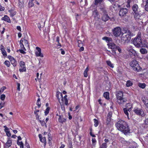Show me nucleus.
<instances>
[{"instance_id": "473e14b6", "label": "nucleus", "mask_w": 148, "mask_h": 148, "mask_svg": "<svg viewBox=\"0 0 148 148\" xmlns=\"http://www.w3.org/2000/svg\"><path fill=\"white\" fill-rule=\"evenodd\" d=\"M88 71V67H87L84 72V77H86L88 76L87 73Z\"/></svg>"}, {"instance_id": "393cba45", "label": "nucleus", "mask_w": 148, "mask_h": 148, "mask_svg": "<svg viewBox=\"0 0 148 148\" xmlns=\"http://www.w3.org/2000/svg\"><path fill=\"white\" fill-rule=\"evenodd\" d=\"M143 4L146 3L145 7L146 11H148V0H143Z\"/></svg>"}, {"instance_id": "338daca9", "label": "nucleus", "mask_w": 148, "mask_h": 148, "mask_svg": "<svg viewBox=\"0 0 148 148\" xmlns=\"http://www.w3.org/2000/svg\"><path fill=\"white\" fill-rule=\"evenodd\" d=\"M38 28L40 30H41V26L40 23H38Z\"/></svg>"}, {"instance_id": "c03bdc74", "label": "nucleus", "mask_w": 148, "mask_h": 148, "mask_svg": "<svg viewBox=\"0 0 148 148\" xmlns=\"http://www.w3.org/2000/svg\"><path fill=\"white\" fill-rule=\"evenodd\" d=\"M4 63L7 66L9 67L10 66V64L9 61L6 60L5 61Z\"/></svg>"}, {"instance_id": "7c9ffc66", "label": "nucleus", "mask_w": 148, "mask_h": 148, "mask_svg": "<svg viewBox=\"0 0 148 148\" xmlns=\"http://www.w3.org/2000/svg\"><path fill=\"white\" fill-rule=\"evenodd\" d=\"M104 97L107 99H109V93L108 92H106L104 93Z\"/></svg>"}, {"instance_id": "423d86ee", "label": "nucleus", "mask_w": 148, "mask_h": 148, "mask_svg": "<svg viewBox=\"0 0 148 148\" xmlns=\"http://www.w3.org/2000/svg\"><path fill=\"white\" fill-rule=\"evenodd\" d=\"M112 33L114 36L116 37L119 36L121 34H123V33L121 31V29L120 27L114 28L112 30Z\"/></svg>"}, {"instance_id": "412c9836", "label": "nucleus", "mask_w": 148, "mask_h": 148, "mask_svg": "<svg viewBox=\"0 0 148 148\" xmlns=\"http://www.w3.org/2000/svg\"><path fill=\"white\" fill-rule=\"evenodd\" d=\"M142 99L146 107L148 108V99H147L144 97L142 98Z\"/></svg>"}, {"instance_id": "f257e3e1", "label": "nucleus", "mask_w": 148, "mask_h": 148, "mask_svg": "<svg viewBox=\"0 0 148 148\" xmlns=\"http://www.w3.org/2000/svg\"><path fill=\"white\" fill-rule=\"evenodd\" d=\"M117 129L124 134L130 133V129L127 123L124 121L119 120L115 124Z\"/></svg>"}, {"instance_id": "c85d7f7f", "label": "nucleus", "mask_w": 148, "mask_h": 148, "mask_svg": "<svg viewBox=\"0 0 148 148\" xmlns=\"http://www.w3.org/2000/svg\"><path fill=\"white\" fill-rule=\"evenodd\" d=\"M100 9L103 14H108L107 11L105 8H100Z\"/></svg>"}, {"instance_id": "a19ab883", "label": "nucleus", "mask_w": 148, "mask_h": 148, "mask_svg": "<svg viewBox=\"0 0 148 148\" xmlns=\"http://www.w3.org/2000/svg\"><path fill=\"white\" fill-rule=\"evenodd\" d=\"M93 14L94 15L95 17H96L98 15V14L97 10H95L93 11Z\"/></svg>"}, {"instance_id": "f3484780", "label": "nucleus", "mask_w": 148, "mask_h": 148, "mask_svg": "<svg viewBox=\"0 0 148 148\" xmlns=\"http://www.w3.org/2000/svg\"><path fill=\"white\" fill-rule=\"evenodd\" d=\"M110 19V18L108 16V14H103L102 17V20L105 21H106Z\"/></svg>"}, {"instance_id": "79ce46f5", "label": "nucleus", "mask_w": 148, "mask_h": 148, "mask_svg": "<svg viewBox=\"0 0 148 148\" xmlns=\"http://www.w3.org/2000/svg\"><path fill=\"white\" fill-rule=\"evenodd\" d=\"M123 110L125 114L127 116H128L129 115V113L127 111V108H124Z\"/></svg>"}, {"instance_id": "4be33fe9", "label": "nucleus", "mask_w": 148, "mask_h": 148, "mask_svg": "<svg viewBox=\"0 0 148 148\" xmlns=\"http://www.w3.org/2000/svg\"><path fill=\"white\" fill-rule=\"evenodd\" d=\"M1 53L3 55L4 57L7 56V54L5 51V48L2 45L1 46Z\"/></svg>"}, {"instance_id": "ea45409f", "label": "nucleus", "mask_w": 148, "mask_h": 148, "mask_svg": "<svg viewBox=\"0 0 148 148\" xmlns=\"http://www.w3.org/2000/svg\"><path fill=\"white\" fill-rule=\"evenodd\" d=\"M39 122L41 123V125L42 126H44L45 125V126L47 127V126L46 124V123H45V121H41L39 120Z\"/></svg>"}, {"instance_id": "0eeeda50", "label": "nucleus", "mask_w": 148, "mask_h": 148, "mask_svg": "<svg viewBox=\"0 0 148 148\" xmlns=\"http://www.w3.org/2000/svg\"><path fill=\"white\" fill-rule=\"evenodd\" d=\"M128 10L127 8H120L119 15L121 17H124L127 15Z\"/></svg>"}, {"instance_id": "052dcab7", "label": "nucleus", "mask_w": 148, "mask_h": 148, "mask_svg": "<svg viewBox=\"0 0 148 148\" xmlns=\"http://www.w3.org/2000/svg\"><path fill=\"white\" fill-rule=\"evenodd\" d=\"M117 49L120 53L121 52V48L119 46H117Z\"/></svg>"}, {"instance_id": "dca6fc26", "label": "nucleus", "mask_w": 148, "mask_h": 148, "mask_svg": "<svg viewBox=\"0 0 148 148\" xmlns=\"http://www.w3.org/2000/svg\"><path fill=\"white\" fill-rule=\"evenodd\" d=\"M59 118H58V121L59 122L61 123H63L66 121V120L64 118L63 115H60L59 116Z\"/></svg>"}, {"instance_id": "e433bc0d", "label": "nucleus", "mask_w": 148, "mask_h": 148, "mask_svg": "<svg viewBox=\"0 0 148 148\" xmlns=\"http://www.w3.org/2000/svg\"><path fill=\"white\" fill-rule=\"evenodd\" d=\"M50 108L49 107L47 108L45 112V115L46 116L49 113Z\"/></svg>"}, {"instance_id": "4d7b16f0", "label": "nucleus", "mask_w": 148, "mask_h": 148, "mask_svg": "<svg viewBox=\"0 0 148 148\" xmlns=\"http://www.w3.org/2000/svg\"><path fill=\"white\" fill-rule=\"evenodd\" d=\"M125 106L127 108L130 107H132L130 103H127L125 105Z\"/></svg>"}, {"instance_id": "0e129e2a", "label": "nucleus", "mask_w": 148, "mask_h": 148, "mask_svg": "<svg viewBox=\"0 0 148 148\" xmlns=\"http://www.w3.org/2000/svg\"><path fill=\"white\" fill-rule=\"evenodd\" d=\"M84 47H81L79 50V52H81L82 51H83L84 50Z\"/></svg>"}, {"instance_id": "4468645a", "label": "nucleus", "mask_w": 148, "mask_h": 148, "mask_svg": "<svg viewBox=\"0 0 148 148\" xmlns=\"http://www.w3.org/2000/svg\"><path fill=\"white\" fill-rule=\"evenodd\" d=\"M133 14L134 15V18L136 21H138L140 19H141V14L139 13L138 12L133 13Z\"/></svg>"}, {"instance_id": "6ab92c4d", "label": "nucleus", "mask_w": 148, "mask_h": 148, "mask_svg": "<svg viewBox=\"0 0 148 148\" xmlns=\"http://www.w3.org/2000/svg\"><path fill=\"white\" fill-rule=\"evenodd\" d=\"M8 12L10 13V16L12 17H13L16 14V12L14 11V9L13 8L8 10Z\"/></svg>"}, {"instance_id": "de8ad7c7", "label": "nucleus", "mask_w": 148, "mask_h": 148, "mask_svg": "<svg viewBox=\"0 0 148 148\" xmlns=\"http://www.w3.org/2000/svg\"><path fill=\"white\" fill-rule=\"evenodd\" d=\"M5 95L4 94H2L1 95L0 99L2 100H4L5 98Z\"/></svg>"}, {"instance_id": "b1692460", "label": "nucleus", "mask_w": 148, "mask_h": 148, "mask_svg": "<svg viewBox=\"0 0 148 148\" xmlns=\"http://www.w3.org/2000/svg\"><path fill=\"white\" fill-rule=\"evenodd\" d=\"M102 39L106 41V42L108 43H110V42H112V40L111 38H109L107 37H105L102 38Z\"/></svg>"}, {"instance_id": "c756f323", "label": "nucleus", "mask_w": 148, "mask_h": 148, "mask_svg": "<svg viewBox=\"0 0 148 148\" xmlns=\"http://www.w3.org/2000/svg\"><path fill=\"white\" fill-rule=\"evenodd\" d=\"M103 0H95L94 4L96 5H97L98 4H101L102 2H103Z\"/></svg>"}, {"instance_id": "6e6d98bb", "label": "nucleus", "mask_w": 148, "mask_h": 148, "mask_svg": "<svg viewBox=\"0 0 148 148\" xmlns=\"http://www.w3.org/2000/svg\"><path fill=\"white\" fill-rule=\"evenodd\" d=\"M17 90L19 91L20 90V84L19 83H17Z\"/></svg>"}, {"instance_id": "2f4dec72", "label": "nucleus", "mask_w": 148, "mask_h": 148, "mask_svg": "<svg viewBox=\"0 0 148 148\" xmlns=\"http://www.w3.org/2000/svg\"><path fill=\"white\" fill-rule=\"evenodd\" d=\"M138 86L143 89H144L146 87V84L145 83H139L138 84Z\"/></svg>"}, {"instance_id": "864d4df0", "label": "nucleus", "mask_w": 148, "mask_h": 148, "mask_svg": "<svg viewBox=\"0 0 148 148\" xmlns=\"http://www.w3.org/2000/svg\"><path fill=\"white\" fill-rule=\"evenodd\" d=\"M24 43L25 45H27V46H28V42L27 40L24 39Z\"/></svg>"}, {"instance_id": "13d9d810", "label": "nucleus", "mask_w": 148, "mask_h": 148, "mask_svg": "<svg viewBox=\"0 0 148 148\" xmlns=\"http://www.w3.org/2000/svg\"><path fill=\"white\" fill-rule=\"evenodd\" d=\"M5 103H0V109H1L4 106Z\"/></svg>"}, {"instance_id": "a878e982", "label": "nucleus", "mask_w": 148, "mask_h": 148, "mask_svg": "<svg viewBox=\"0 0 148 148\" xmlns=\"http://www.w3.org/2000/svg\"><path fill=\"white\" fill-rule=\"evenodd\" d=\"M11 59H12L10 60L11 64L14 67L16 66L17 64V62L15 60L14 58H12Z\"/></svg>"}, {"instance_id": "9b49d317", "label": "nucleus", "mask_w": 148, "mask_h": 148, "mask_svg": "<svg viewBox=\"0 0 148 148\" xmlns=\"http://www.w3.org/2000/svg\"><path fill=\"white\" fill-rule=\"evenodd\" d=\"M12 144V140L10 137H8L7 139V141L6 143L4 145V148H8L10 147Z\"/></svg>"}, {"instance_id": "c9c22d12", "label": "nucleus", "mask_w": 148, "mask_h": 148, "mask_svg": "<svg viewBox=\"0 0 148 148\" xmlns=\"http://www.w3.org/2000/svg\"><path fill=\"white\" fill-rule=\"evenodd\" d=\"M107 64L110 67L112 68L114 67L113 64L111 63V62L110 61H106Z\"/></svg>"}, {"instance_id": "a211bd4d", "label": "nucleus", "mask_w": 148, "mask_h": 148, "mask_svg": "<svg viewBox=\"0 0 148 148\" xmlns=\"http://www.w3.org/2000/svg\"><path fill=\"white\" fill-rule=\"evenodd\" d=\"M132 8L133 12H132L133 13L138 12V7L137 5L136 4L134 5L132 7Z\"/></svg>"}, {"instance_id": "09e8293b", "label": "nucleus", "mask_w": 148, "mask_h": 148, "mask_svg": "<svg viewBox=\"0 0 148 148\" xmlns=\"http://www.w3.org/2000/svg\"><path fill=\"white\" fill-rule=\"evenodd\" d=\"M111 121V119L107 118L106 124L109 125Z\"/></svg>"}, {"instance_id": "72a5a7b5", "label": "nucleus", "mask_w": 148, "mask_h": 148, "mask_svg": "<svg viewBox=\"0 0 148 148\" xmlns=\"http://www.w3.org/2000/svg\"><path fill=\"white\" fill-rule=\"evenodd\" d=\"M94 126L95 127H97L99 124V121L98 120L96 119H94Z\"/></svg>"}, {"instance_id": "f8f14e48", "label": "nucleus", "mask_w": 148, "mask_h": 148, "mask_svg": "<svg viewBox=\"0 0 148 148\" xmlns=\"http://www.w3.org/2000/svg\"><path fill=\"white\" fill-rule=\"evenodd\" d=\"M36 49L37 51L36 52L35 54L36 56L43 57V55L41 52V49L40 48L38 47H36Z\"/></svg>"}, {"instance_id": "4c0bfd02", "label": "nucleus", "mask_w": 148, "mask_h": 148, "mask_svg": "<svg viewBox=\"0 0 148 148\" xmlns=\"http://www.w3.org/2000/svg\"><path fill=\"white\" fill-rule=\"evenodd\" d=\"M100 147L101 148H107V144L106 143H104L102 144Z\"/></svg>"}, {"instance_id": "e2e57ef3", "label": "nucleus", "mask_w": 148, "mask_h": 148, "mask_svg": "<svg viewBox=\"0 0 148 148\" xmlns=\"http://www.w3.org/2000/svg\"><path fill=\"white\" fill-rule=\"evenodd\" d=\"M25 145L26 147H27L28 146H29V144L27 143V139H26V140H25Z\"/></svg>"}, {"instance_id": "a18cd8bd", "label": "nucleus", "mask_w": 148, "mask_h": 148, "mask_svg": "<svg viewBox=\"0 0 148 148\" xmlns=\"http://www.w3.org/2000/svg\"><path fill=\"white\" fill-rule=\"evenodd\" d=\"M42 143H46V138L45 137H44L43 138H42L40 140Z\"/></svg>"}, {"instance_id": "39448f33", "label": "nucleus", "mask_w": 148, "mask_h": 148, "mask_svg": "<svg viewBox=\"0 0 148 148\" xmlns=\"http://www.w3.org/2000/svg\"><path fill=\"white\" fill-rule=\"evenodd\" d=\"M130 65L134 71L138 72L142 69L139 66L138 62L136 60H132L130 63Z\"/></svg>"}, {"instance_id": "37998d69", "label": "nucleus", "mask_w": 148, "mask_h": 148, "mask_svg": "<svg viewBox=\"0 0 148 148\" xmlns=\"http://www.w3.org/2000/svg\"><path fill=\"white\" fill-rule=\"evenodd\" d=\"M112 112L110 111L109 112L107 116V118H110L112 117Z\"/></svg>"}, {"instance_id": "bb28decb", "label": "nucleus", "mask_w": 148, "mask_h": 148, "mask_svg": "<svg viewBox=\"0 0 148 148\" xmlns=\"http://www.w3.org/2000/svg\"><path fill=\"white\" fill-rule=\"evenodd\" d=\"M140 52L141 53L144 54L147 53V51L146 49L144 48H141L140 50Z\"/></svg>"}, {"instance_id": "774afa93", "label": "nucleus", "mask_w": 148, "mask_h": 148, "mask_svg": "<svg viewBox=\"0 0 148 148\" xmlns=\"http://www.w3.org/2000/svg\"><path fill=\"white\" fill-rule=\"evenodd\" d=\"M126 7L127 8H129L130 7V2H129L128 1H127V4L126 5Z\"/></svg>"}, {"instance_id": "aec40b11", "label": "nucleus", "mask_w": 148, "mask_h": 148, "mask_svg": "<svg viewBox=\"0 0 148 148\" xmlns=\"http://www.w3.org/2000/svg\"><path fill=\"white\" fill-rule=\"evenodd\" d=\"M118 100V102L119 104H123L125 102L127 101V99L126 98L122 97L121 99H119Z\"/></svg>"}, {"instance_id": "603ef678", "label": "nucleus", "mask_w": 148, "mask_h": 148, "mask_svg": "<svg viewBox=\"0 0 148 148\" xmlns=\"http://www.w3.org/2000/svg\"><path fill=\"white\" fill-rule=\"evenodd\" d=\"M59 40H60V39H59V37L57 36L56 37V42H58V43L59 44V45H59L60 46H61V44L59 43Z\"/></svg>"}, {"instance_id": "20e7f679", "label": "nucleus", "mask_w": 148, "mask_h": 148, "mask_svg": "<svg viewBox=\"0 0 148 148\" xmlns=\"http://www.w3.org/2000/svg\"><path fill=\"white\" fill-rule=\"evenodd\" d=\"M107 45L109 49H111V51L107 50V53L110 56L111 55L109 54H112L113 55H114L116 54V51L117 50V47L116 45L113 42H111L109 43Z\"/></svg>"}, {"instance_id": "5fc2aeb1", "label": "nucleus", "mask_w": 148, "mask_h": 148, "mask_svg": "<svg viewBox=\"0 0 148 148\" xmlns=\"http://www.w3.org/2000/svg\"><path fill=\"white\" fill-rule=\"evenodd\" d=\"M18 51H19L21 53L23 54H25L26 53V52L22 49H19Z\"/></svg>"}, {"instance_id": "3c124183", "label": "nucleus", "mask_w": 148, "mask_h": 148, "mask_svg": "<svg viewBox=\"0 0 148 148\" xmlns=\"http://www.w3.org/2000/svg\"><path fill=\"white\" fill-rule=\"evenodd\" d=\"M92 142L93 145H95V143L96 142V140L95 138H92Z\"/></svg>"}, {"instance_id": "680f3d73", "label": "nucleus", "mask_w": 148, "mask_h": 148, "mask_svg": "<svg viewBox=\"0 0 148 148\" xmlns=\"http://www.w3.org/2000/svg\"><path fill=\"white\" fill-rule=\"evenodd\" d=\"M24 145L23 143L21 141V144L20 145V148H23Z\"/></svg>"}, {"instance_id": "2eb2a0df", "label": "nucleus", "mask_w": 148, "mask_h": 148, "mask_svg": "<svg viewBox=\"0 0 148 148\" xmlns=\"http://www.w3.org/2000/svg\"><path fill=\"white\" fill-rule=\"evenodd\" d=\"M56 97L59 102H60V98H61L62 101H63L62 95L61 93L57 92L56 93Z\"/></svg>"}, {"instance_id": "69168bd1", "label": "nucleus", "mask_w": 148, "mask_h": 148, "mask_svg": "<svg viewBox=\"0 0 148 148\" xmlns=\"http://www.w3.org/2000/svg\"><path fill=\"white\" fill-rule=\"evenodd\" d=\"M3 127L5 128V129L4 130V131L5 132L9 130V129L6 126H4Z\"/></svg>"}, {"instance_id": "ddd939ff", "label": "nucleus", "mask_w": 148, "mask_h": 148, "mask_svg": "<svg viewBox=\"0 0 148 148\" xmlns=\"http://www.w3.org/2000/svg\"><path fill=\"white\" fill-rule=\"evenodd\" d=\"M116 96L117 99L118 100L121 99L123 97V93L122 91H119L117 92L116 94Z\"/></svg>"}, {"instance_id": "6e6552de", "label": "nucleus", "mask_w": 148, "mask_h": 148, "mask_svg": "<svg viewBox=\"0 0 148 148\" xmlns=\"http://www.w3.org/2000/svg\"><path fill=\"white\" fill-rule=\"evenodd\" d=\"M133 111L137 115L142 117L144 116L145 115L143 110L142 109L136 108L134 109Z\"/></svg>"}, {"instance_id": "cd10ccee", "label": "nucleus", "mask_w": 148, "mask_h": 148, "mask_svg": "<svg viewBox=\"0 0 148 148\" xmlns=\"http://www.w3.org/2000/svg\"><path fill=\"white\" fill-rule=\"evenodd\" d=\"M34 1H35V0H29L28 4V6L29 7H31L34 6V3H35Z\"/></svg>"}, {"instance_id": "8fccbe9b", "label": "nucleus", "mask_w": 148, "mask_h": 148, "mask_svg": "<svg viewBox=\"0 0 148 148\" xmlns=\"http://www.w3.org/2000/svg\"><path fill=\"white\" fill-rule=\"evenodd\" d=\"M63 99L64 100V101L65 104L66 106H68L69 105V103H68V101L67 98L65 99Z\"/></svg>"}, {"instance_id": "9d476101", "label": "nucleus", "mask_w": 148, "mask_h": 148, "mask_svg": "<svg viewBox=\"0 0 148 148\" xmlns=\"http://www.w3.org/2000/svg\"><path fill=\"white\" fill-rule=\"evenodd\" d=\"M20 66L21 68L20 69L19 71L21 72H25L26 69L25 65V62L23 61H21L20 62Z\"/></svg>"}, {"instance_id": "1a4fd4ad", "label": "nucleus", "mask_w": 148, "mask_h": 148, "mask_svg": "<svg viewBox=\"0 0 148 148\" xmlns=\"http://www.w3.org/2000/svg\"><path fill=\"white\" fill-rule=\"evenodd\" d=\"M129 53L130 57L132 58H135L137 56L136 51L133 49H130L129 50Z\"/></svg>"}, {"instance_id": "f704fd0d", "label": "nucleus", "mask_w": 148, "mask_h": 148, "mask_svg": "<svg viewBox=\"0 0 148 148\" xmlns=\"http://www.w3.org/2000/svg\"><path fill=\"white\" fill-rule=\"evenodd\" d=\"M133 83L132 82L130 81H128L126 83V86L127 87H129L132 86Z\"/></svg>"}, {"instance_id": "f03ea898", "label": "nucleus", "mask_w": 148, "mask_h": 148, "mask_svg": "<svg viewBox=\"0 0 148 148\" xmlns=\"http://www.w3.org/2000/svg\"><path fill=\"white\" fill-rule=\"evenodd\" d=\"M133 44L137 47H142L146 45L145 40H142L140 32H138L136 36L134 39L133 41Z\"/></svg>"}, {"instance_id": "bf43d9fd", "label": "nucleus", "mask_w": 148, "mask_h": 148, "mask_svg": "<svg viewBox=\"0 0 148 148\" xmlns=\"http://www.w3.org/2000/svg\"><path fill=\"white\" fill-rule=\"evenodd\" d=\"M5 10V8L4 7H2L0 5V11H3Z\"/></svg>"}, {"instance_id": "5701e85b", "label": "nucleus", "mask_w": 148, "mask_h": 148, "mask_svg": "<svg viewBox=\"0 0 148 148\" xmlns=\"http://www.w3.org/2000/svg\"><path fill=\"white\" fill-rule=\"evenodd\" d=\"M1 19L2 20H4L5 21H7L8 23H10L11 22V21L10 18L6 15H5L3 17H2L1 18Z\"/></svg>"}, {"instance_id": "58836bf2", "label": "nucleus", "mask_w": 148, "mask_h": 148, "mask_svg": "<svg viewBox=\"0 0 148 148\" xmlns=\"http://www.w3.org/2000/svg\"><path fill=\"white\" fill-rule=\"evenodd\" d=\"M40 98H39L38 99L37 101L36 104L37 105L38 108L40 107V106H41V103L40 102Z\"/></svg>"}, {"instance_id": "49530a36", "label": "nucleus", "mask_w": 148, "mask_h": 148, "mask_svg": "<svg viewBox=\"0 0 148 148\" xmlns=\"http://www.w3.org/2000/svg\"><path fill=\"white\" fill-rule=\"evenodd\" d=\"M5 132L6 133V135L8 137L10 136H11V134L9 131L8 130L7 131Z\"/></svg>"}, {"instance_id": "7ed1b4c3", "label": "nucleus", "mask_w": 148, "mask_h": 148, "mask_svg": "<svg viewBox=\"0 0 148 148\" xmlns=\"http://www.w3.org/2000/svg\"><path fill=\"white\" fill-rule=\"evenodd\" d=\"M125 35H123L121 38V40L124 43L129 42L131 39V37L134 35L133 32L127 28H123Z\"/></svg>"}]
</instances>
